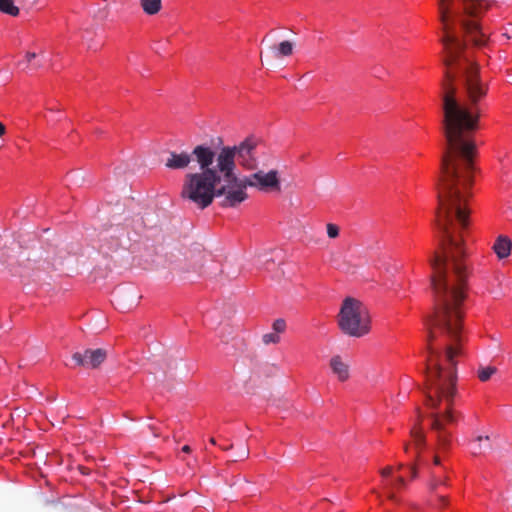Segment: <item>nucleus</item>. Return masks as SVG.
<instances>
[{"label":"nucleus","instance_id":"0eeeda50","mask_svg":"<svg viewBox=\"0 0 512 512\" xmlns=\"http://www.w3.org/2000/svg\"><path fill=\"white\" fill-rule=\"evenodd\" d=\"M462 27L474 45L483 46L486 43V35L481 31L477 22L472 20L462 21Z\"/></svg>","mask_w":512,"mask_h":512},{"label":"nucleus","instance_id":"a211bd4d","mask_svg":"<svg viewBox=\"0 0 512 512\" xmlns=\"http://www.w3.org/2000/svg\"><path fill=\"white\" fill-rule=\"evenodd\" d=\"M411 436L413 438L415 447L417 449H422L425 445V436L422 431L420 429L414 428L411 430Z\"/></svg>","mask_w":512,"mask_h":512},{"label":"nucleus","instance_id":"9b49d317","mask_svg":"<svg viewBox=\"0 0 512 512\" xmlns=\"http://www.w3.org/2000/svg\"><path fill=\"white\" fill-rule=\"evenodd\" d=\"M154 374L158 376V374H161L160 377L162 379H165L169 372L175 369V361L170 358H163L160 361H157L154 363Z\"/></svg>","mask_w":512,"mask_h":512},{"label":"nucleus","instance_id":"473e14b6","mask_svg":"<svg viewBox=\"0 0 512 512\" xmlns=\"http://www.w3.org/2000/svg\"><path fill=\"white\" fill-rule=\"evenodd\" d=\"M209 441H210V443H211V444H213V445H215V444H216V441H215V439H214L213 437H212V438H210V440H209Z\"/></svg>","mask_w":512,"mask_h":512},{"label":"nucleus","instance_id":"412c9836","mask_svg":"<svg viewBox=\"0 0 512 512\" xmlns=\"http://www.w3.org/2000/svg\"><path fill=\"white\" fill-rule=\"evenodd\" d=\"M446 485V481L444 479H441L439 477H436L435 475L432 476V479L429 482V489L430 491H436L438 487Z\"/></svg>","mask_w":512,"mask_h":512},{"label":"nucleus","instance_id":"5701e85b","mask_svg":"<svg viewBox=\"0 0 512 512\" xmlns=\"http://www.w3.org/2000/svg\"><path fill=\"white\" fill-rule=\"evenodd\" d=\"M476 442H478L479 444L474 448V453L481 452V450H482L481 442H485L486 443L485 447L486 448H490V444H489L490 438H489V436H478L476 438Z\"/></svg>","mask_w":512,"mask_h":512},{"label":"nucleus","instance_id":"4be33fe9","mask_svg":"<svg viewBox=\"0 0 512 512\" xmlns=\"http://www.w3.org/2000/svg\"><path fill=\"white\" fill-rule=\"evenodd\" d=\"M273 331L279 335V333H283L286 330V322L284 319L279 318L273 322L272 325Z\"/></svg>","mask_w":512,"mask_h":512},{"label":"nucleus","instance_id":"c85d7f7f","mask_svg":"<svg viewBox=\"0 0 512 512\" xmlns=\"http://www.w3.org/2000/svg\"><path fill=\"white\" fill-rule=\"evenodd\" d=\"M182 451L184 453H190L191 452V448H190V446L185 445V446L182 447Z\"/></svg>","mask_w":512,"mask_h":512},{"label":"nucleus","instance_id":"4468645a","mask_svg":"<svg viewBox=\"0 0 512 512\" xmlns=\"http://www.w3.org/2000/svg\"><path fill=\"white\" fill-rule=\"evenodd\" d=\"M140 5L147 15H155L161 10L162 0H141Z\"/></svg>","mask_w":512,"mask_h":512},{"label":"nucleus","instance_id":"f3484780","mask_svg":"<svg viewBox=\"0 0 512 512\" xmlns=\"http://www.w3.org/2000/svg\"><path fill=\"white\" fill-rule=\"evenodd\" d=\"M38 55L34 52H27L25 56V60L20 62L19 65L24 66L25 68L31 67L33 69H38L42 66L40 61L33 62Z\"/></svg>","mask_w":512,"mask_h":512},{"label":"nucleus","instance_id":"1a4fd4ad","mask_svg":"<svg viewBox=\"0 0 512 512\" xmlns=\"http://www.w3.org/2000/svg\"><path fill=\"white\" fill-rule=\"evenodd\" d=\"M330 367L337 378L344 382L349 378V365L345 363L338 355L333 356L330 360Z\"/></svg>","mask_w":512,"mask_h":512},{"label":"nucleus","instance_id":"7ed1b4c3","mask_svg":"<svg viewBox=\"0 0 512 512\" xmlns=\"http://www.w3.org/2000/svg\"><path fill=\"white\" fill-rule=\"evenodd\" d=\"M212 148L206 144L196 145L190 153L186 151L168 152V157L165 161V167L171 170H183L189 167L192 160H194L198 167V171L188 172L184 175L180 196L183 200L194 204L199 209L209 207L216 198V183H210L209 180H204L205 168L199 160V149Z\"/></svg>","mask_w":512,"mask_h":512},{"label":"nucleus","instance_id":"20e7f679","mask_svg":"<svg viewBox=\"0 0 512 512\" xmlns=\"http://www.w3.org/2000/svg\"><path fill=\"white\" fill-rule=\"evenodd\" d=\"M255 172L235 179L230 184L217 190L216 198H223V207H236L246 199H248L247 188H255L262 192H280L281 181L279 171L271 169L264 171L262 169L254 170Z\"/></svg>","mask_w":512,"mask_h":512},{"label":"nucleus","instance_id":"423d86ee","mask_svg":"<svg viewBox=\"0 0 512 512\" xmlns=\"http://www.w3.org/2000/svg\"><path fill=\"white\" fill-rule=\"evenodd\" d=\"M107 352L102 348L86 349L83 353L75 352L72 359L78 366L85 368H98L106 359Z\"/></svg>","mask_w":512,"mask_h":512},{"label":"nucleus","instance_id":"6e6552de","mask_svg":"<svg viewBox=\"0 0 512 512\" xmlns=\"http://www.w3.org/2000/svg\"><path fill=\"white\" fill-rule=\"evenodd\" d=\"M406 487V481L402 476L395 478L385 479L382 482L383 492L390 500H396V492L401 491Z\"/></svg>","mask_w":512,"mask_h":512},{"label":"nucleus","instance_id":"2f4dec72","mask_svg":"<svg viewBox=\"0 0 512 512\" xmlns=\"http://www.w3.org/2000/svg\"><path fill=\"white\" fill-rule=\"evenodd\" d=\"M232 447H233V445L231 444V445H229V446H221V449H222V450H229V449H231Z\"/></svg>","mask_w":512,"mask_h":512},{"label":"nucleus","instance_id":"cd10ccee","mask_svg":"<svg viewBox=\"0 0 512 512\" xmlns=\"http://www.w3.org/2000/svg\"><path fill=\"white\" fill-rule=\"evenodd\" d=\"M6 128L3 123L0 122V137L4 135Z\"/></svg>","mask_w":512,"mask_h":512},{"label":"nucleus","instance_id":"b1692460","mask_svg":"<svg viewBox=\"0 0 512 512\" xmlns=\"http://www.w3.org/2000/svg\"><path fill=\"white\" fill-rule=\"evenodd\" d=\"M327 235L330 238H336L339 235V227L335 224H327Z\"/></svg>","mask_w":512,"mask_h":512},{"label":"nucleus","instance_id":"f257e3e1","mask_svg":"<svg viewBox=\"0 0 512 512\" xmlns=\"http://www.w3.org/2000/svg\"><path fill=\"white\" fill-rule=\"evenodd\" d=\"M453 0H439L440 21L444 35L445 65L443 89V131L447 148L441 158L437 181L438 209L435 225L440 233L441 252L430 259L433 273V313H463L467 279L463 262V232L469 225L468 198L473 178L474 143L468 134L478 127V103L488 86L478 65L465 54L466 44L455 34L450 23Z\"/></svg>","mask_w":512,"mask_h":512},{"label":"nucleus","instance_id":"9d476101","mask_svg":"<svg viewBox=\"0 0 512 512\" xmlns=\"http://www.w3.org/2000/svg\"><path fill=\"white\" fill-rule=\"evenodd\" d=\"M512 249V242L507 236L500 235L497 237L493 250L499 259L507 258Z\"/></svg>","mask_w":512,"mask_h":512},{"label":"nucleus","instance_id":"aec40b11","mask_svg":"<svg viewBox=\"0 0 512 512\" xmlns=\"http://www.w3.org/2000/svg\"><path fill=\"white\" fill-rule=\"evenodd\" d=\"M262 341L266 345L277 344L280 342V336L275 332L266 333L262 336Z\"/></svg>","mask_w":512,"mask_h":512},{"label":"nucleus","instance_id":"a878e982","mask_svg":"<svg viewBox=\"0 0 512 512\" xmlns=\"http://www.w3.org/2000/svg\"><path fill=\"white\" fill-rule=\"evenodd\" d=\"M149 429L153 432L155 437H159L160 436V432L158 431V429L155 426L149 425Z\"/></svg>","mask_w":512,"mask_h":512},{"label":"nucleus","instance_id":"393cba45","mask_svg":"<svg viewBox=\"0 0 512 512\" xmlns=\"http://www.w3.org/2000/svg\"><path fill=\"white\" fill-rule=\"evenodd\" d=\"M392 471H393V468L391 466H386L385 468H383L380 471V474H381L383 480L392 478L391 477Z\"/></svg>","mask_w":512,"mask_h":512},{"label":"nucleus","instance_id":"bb28decb","mask_svg":"<svg viewBox=\"0 0 512 512\" xmlns=\"http://www.w3.org/2000/svg\"><path fill=\"white\" fill-rule=\"evenodd\" d=\"M249 457V450L245 449L242 454L240 455L241 459H247Z\"/></svg>","mask_w":512,"mask_h":512},{"label":"nucleus","instance_id":"39448f33","mask_svg":"<svg viewBox=\"0 0 512 512\" xmlns=\"http://www.w3.org/2000/svg\"><path fill=\"white\" fill-rule=\"evenodd\" d=\"M338 325L341 331L350 337H362L371 330V319L365 305L353 298L343 300L338 313Z\"/></svg>","mask_w":512,"mask_h":512},{"label":"nucleus","instance_id":"c756f323","mask_svg":"<svg viewBox=\"0 0 512 512\" xmlns=\"http://www.w3.org/2000/svg\"><path fill=\"white\" fill-rule=\"evenodd\" d=\"M433 462H434L435 465H439L440 464V458L438 456H434Z\"/></svg>","mask_w":512,"mask_h":512},{"label":"nucleus","instance_id":"ddd939ff","mask_svg":"<svg viewBox=\"0 0 512 512\" xmlns=\"http://www.w3.org/2000/svg\"><path fill=\"white\" fill-rule=\"evenodd\" d=\"M484 9L486 6L481 0H464V10L470 16H476Z\"/></svg>","mask_w":512,"mask_h":512},{"label":"nucleus","instance_id":"2eb2a0df","mask_svg":"<svg viewBox=\"0 0 512 512\" xmlns=\"http://www.w3.org/2000/svg\"><path fill=\"white\" fill-rule=\"evenodd\" d=\"M0 12L16 17L20 13V9L14 5V0H0Z\"/></svg>","mask_w":512,"mask_h":512},{"label":"nucleus","instance_id":"dca6fc26","mask_svg":"<svg viewBox=\"0 0 512 512\" xmlns=\"http://www.w3.org/2000/svg\"><path fill=\"white\" fill-rule=\"evenodd\" d=\"M496 372L497 368L494 366H480L477 370V376L481 382H486Z\"/></svg>","mask_w":512,"mask_h":512},{"label":"nucleus","instance_id":"6ab92c4d","mask_svg":"<svg viewBox=\"0 0 512 512\" xmlns=\"http://www.w3.org/2000/svg\"><path fill=\"white\" fill-rule=\"evenodd\" d=\"M431 508L433 509H446L450 508L448 499L445 496L439 495L431 500Z\"/></svg>","mask_w":512,"mask_h":512},{"label":"nucleus","instance_id":"7c9ffc66","mask_svg":"<svg viewBox=\"0 0 512 512\" xmlns=\"http://www.w3.org/2000/svg\"><path fill=\"white\" fill-rule=\"evenodd\" d=\"M416 475H417V472H416L415 468H414V467H412V468H411V476H412V478H415V477H416Z\"/></svg>","mask_w":512,"mask_h":512},{"label":"nucleus","instance_id":"f03ea898","mask_svg":"<svg viewBox=\"0 0 512 512\" xmlns=\"http://www.w3.org/2000/svg\"><path fill=\"white\" fill-rule=\"evenodd\" d=\"M199 160L204 165V180L209 184L216 183V190L240 178L237 174V163L245 170L259 168V159L264 155V143L261 137L249 135L233 146H222L218 151L213 148L199 149Z\"/></svg>","mask_w":512,"mask_h":512},{"label":"nucleus","instance_id":"f8f14e48","mask_svg":"<svg viewBox=\"0 0 512 512\" xmlns=\"http://www.w3.org/2000/svg\"><path fill=\"white\" fill-rule=\"evenodd\" d=\"M271 49L273 50L276 58L287 57L292 55L294 44L291 41L285 40L280 42L278 46H272Z\"/></svg>","mask_w":512,"mask_h":512}]
</instances>
